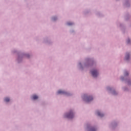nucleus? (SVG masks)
Listing matches in <instances>:
<instances>
[{"instance_id":"1","label":"nucleus","mask_w":131,"mask_h":131,"mask_svg":"<svg viewBox=\"0 0 131 131\" xmlns=\"http://www.w3.org/2000/svg\"><path fill=\"white\" fill-rule=\"evenodd\" d=\"M84 100L86 102H91V101H92L93 100V97L91 96L87 97H86L85 96H84Z\"/></svg>"},{"instance_id":"2","label":"nucleus","mask_w":131,"mask_h":131,"mask_svg":"<svg viewBox=\"0 0 131 131\" xmlns=\"http://www.w3.org/2000/svg\"><path fill=\"white\" fill-rule=\"evenodd\" d=\"M92 75L93 77H97L99 74L97 70H93L91 72Z\"/></svg>"},{"instance_id":"3","label":"nucleus","mask_w":131,"mask_h":131,"mask_svg":"<svg viewBox=\"0 0 131 131\" xmlns=\"http://www.w3.org/2000/svg\"><path fill=\"white\" fill-rule=\"evenodd\" d=\"M73 113L72 112H70L69 114L66 115V117H67V118H73Z\"/></svg>"},{"instance_id":"4","label":"nucleus","mask_w":131,"mask_h":131,"mask_svg":"<svg viewBox=\"0 0 131 131\" xmlns=\"http://www.w3.org/2000/svg\"><path fill=\"white\" fill-rule=\"evenodd\" d=\"M57 94H62V95H66V94H67V93H66L65 91H63L62 90H59L57 92Z\"/></svg>"},{"instance_id":"5","label":"nucleus","mask_w":131,"mask_h":131,"mask_svg":"<svg viewBox=\"0 0 131 131\" xmlns=\"http://www.w3.org/2000/svg\"><path fill=\"white\" fill-rule=\"evenodd\" d=\"M97 115L100 117H103V116H104V114H101L100 112H97Z\"/></svg>"},{"instance_id":"6","label":"nucleus","mask_w":131,"mask_h":131,"mask_svg":"<svg viewBox=\"0 0 131 131\" xmlns=\"http://www.w3.org/2000/svg\"><path fill=\"white\" fill-rule=\"evenodd\" d=\"M32 99H33V100H36V99H38V96H37L36 95H33Z\"/></svg>"},{"instance_id":"7","label":"nucleus","mask_w":131,"mask_h":131,"mask_svg":"<svg viewBox=\"0 0 131 131\" xmlns=\"http://www.w3.org/2000/svg\"><path fill=\"white\" fill-rule=\"evenodd\" d=\"M128 59H129V54L127 53L126 56H125V59L126 60H128Z\"/></svg>"},{"instance_id":"8","label":"nucleus","mask_w":131,"mask_h":131,"mask_svg":"<svg viewBox=\"0 0 131 131\" xmlns=\"http://www.w3.org/2000/svg\"><path fill=\"white\" fill-rule=\"evenodd\" d=\"M5 102H10V98H6L5 99Z\"/></svg>"},{"instance_id":"9","label":"nucleus","mask_w":131,"mask_h":131,"mask_svg":"<svg viewBox=\"0 0 131 131\" xmlns=\"http://www.w3.org/2000/svg\"><path fill=\"white\" fill-rule=\"evenodd\" d=\"M90 131H96V129L95 128H92L90 129Z\"/></svg>"},{"instance_id":"10","label":"nucleus","mask_w":131,"mask_h":131,"mask_svg":"<svg viewBox=\"0 0 131 131\" xmlns=\"http://www.w3.org/2000/svg\"><path fill=\"white\" fill-rule=\"evenodd\" d=\"M124 75H125V76H127V75H128V73H127V72H124Z\"/></svg>"},{"instance_id":"11","label":"nucleus","mask_w":131,"mask_h":131,"mask_svg":"<svg viewBox=\"0 0 131 131\" xmlns=\"http://www.w3.org/2000/svg\"><path fill=\"white\" fill-rule=\"evenodd\" d=\"M73 23H68V25H72Z\"/></svg>"},{"instance_id":"12","label":"nucleus","mask_w":131,"mask_h":131,"mask_svg":"<svg viewBox=\"0 0 131 131\" xmlns=\"http://www.w3.org/2000/svg\"><path fill=\"white\" fill-rule=\"evenodd\" d=\"M127 43H129V42H130V40H129V39H128L127 41Z\"/></svg>"},{"instance_id":"13","label":"nucleus","mask_w":131,"mask_h":131,"mask_svg":"<svg viewBox=\"0 0 131 131\" xmlns=\"http://www.w3.org/2000/svg\"><path fill=\"white\" fill-rule=\"evenodd\" d=\"M57 19V18H56V17H53V20H54V21H55V20H56Z\"/></svg>"},{"instance_id":"14","label":"nucleus","mask_w":131,"mask_h":131,"mask_svg":"<svg viewBox=\"0 0 131 131\" xmlns=\"http://www.w3.org/2000/svg\"><path fill=\"white\" fill-rule=\"evenodd\" d=\"M115 92H113L114 95H115Z\"/></svg>"}]
</instances>
